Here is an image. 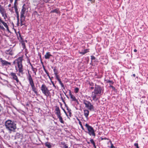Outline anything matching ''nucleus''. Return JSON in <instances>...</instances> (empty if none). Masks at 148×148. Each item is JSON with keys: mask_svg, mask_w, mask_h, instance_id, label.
I'll return each mask as SVG.
<instances>
[{"mask_svg": "<svg viewBox=\"0 0 148 148\" xmlns=\"http://www.w3.org/2000/svg\"><path fill=\"white\" fill-rule=\"evenodd\" d=\"M91 59L92 60H95L96 59V58L93 56H91Z\"/></svg>", "mask_w": 148, "mask_h": 148, "instance_id": "obj_36", "label": "nucleus"}, {"mask_svg": "<svg viewBox=\"0 0 148 148\" xmlns=\"http://www.w3.org/2000/svg\"><path fill=\"white\" fill-rule=\"evenodd\" d=\"M3 108L1 106V105L0 104V113L1 112H3Z\"/></svg>", "mask_w": 148, "mask_h": 148, "instance_id": "obj_33", "label": "nucleus"}, {"mask_svg": "<svg viewBox=\"0 0 148 148\" xmlns=\"http://www.w3.org/2000/svg\"><path fill=\"white\" fill-rule=\"evenodd\" d=\"M2 16H3L4 17V19H6V18H7V16L6 14V12H5L4 13H2L1 14Z\"/></svg>", "mask_w": 148, "mask_h": 148, "instance_id": "obj_29", "label": "nucleus"}, {"mask_svg": "<svg viewBox=\"0 0 148 148\" xmlns=\"http://www.w3.org/2000/svg\"><path fill=\"white\" fill-rule=\"evenodd\" d=\"M16 14V18L17 20V22L18 23L19 21V14Z\"/></svg>", "mask_w": 148, "mask_h": 148, "instance_id": "obj_40", "label": "nucleus"}, {"mask_svg": "<svg viewBox=\"0 0 148 148\" xmlns=\"http://www.w3.org/2000/svg\"><path fill=\"white\" fill-rule=\"evenodd\" d=\"M16 60L17 66L18 68L19 73L22 74H23V68L22 64V62L23 60V56L19 57Z\"/></svg>", "mask_w": 148, "mask_h": 148, "instance_id": "obj_3", "label": "nucleus"}, {"mask_svg": "<svg viewBox=\"0 0 148 148\" xmlns=\"http://www.w3.org/2000/svg\"><path fill=\"white\" fill-rule=\"evenodd\" d=\"M0 29H2V30H4L5 29L4 27L2 25H1L0 24Z\"/></svg>", "mask_w": 148, "mask_h": 148, "instance_id": "obj_44", "label": "nucleus"}, {"mask_svg": "<svg viewBox=\"0 0 148 148\" xmlns=\"http://www.w3.org/2000/svg\"><path fill=\"white\" fill-rule=\"evenodd\" d=\"M88 1H90V2H93V1L92 0H88Z\"/></svg>", "mask_w": 148, "mask_h": 148, "instance_id": "obj_64", "label": "nucleus"}, {"mask_svg": "<svg viewBox=\"0 0 148 148\" xmlns=\"http://www.w3.org/2000/svg\"><path fill=\"white\" fill-rule=\"evenodd\" d=\"M88 50L87 49H84L83 51L80 52L79 53L82 55H84L88 52Z\"/></svg>", "mask_w": 148, "mask_h": 148, "instance_id": "obj_26", "label": "nucleus"}, {"mask_svg": "<svg viewBox=\"0 0 148 148\" xmlns=\"http://www.w3.org/2000/svg\"><path fill=\"white\" fill-rule=\"evenodd\" d=\"M60 12L58 8H56L54 10H52L50 12V13H55L56 14H58Z\"/></svg>", "mask_w": 148, "mask_h": 148, "instance_id": "obj_16", "label": "nucleus"}, {"mask_svg": "<svg viewBox=\"0 0 148 148\" xmlns=\"http://www.w3.org/2000/svg\"><path fill=\"white\" fill-rule=\"evenodd\" d=\"M100 138L101 139V140H108V138H103L102 137Z\"/></svg>", "mask_w": 148, "mask_h": 148, "instance_id": "obj_47", "label": "nucleus"}, {"mask_svg": "<svg viewBox=\"0 0 148 148\" xmlns=\"http://www.w3.org/2000/svg\"><path fill=\"white\" fill-rule=\"evenodd\" d=\"M29 64L30 65V66H31V68L32 67H33V66H32V64L31 63V62H30V61H29Z\"/></svg>", "mask_w": 148, "mask_h": 148, "instance_id": "obj_56", "label": "nucleus"}, {"mask_svg": "<svg viewBox=\"0 0 148 148\" xmlns=\"http://www.w3.org/2000/svg\"><path fill=\"white\" fill-rule=\"evenodd\" d=\"M32 70L34 72V73L35 75L36 74V72H37V70L36 68H34L33 67H32L31 68Z\"/></svg>", "mask_w": 148, "mask_h": 148, "instance_id": "obj_25", "label": "nucleus"}, {"mask_svg": "<svg viewBox=\"0 0 148 148\" xmlns=\"http://www.w3.org/2000/svg\"><path fill=\"white\" fill-rule=\"evenodd\" d=\"M0 12L1 14L6 12L4 9L1 5H0Z\"/></svg>", "mask_w": 148, "mask_h": 148, "instance_id": "obj_17", "label": "nucleus"}, {"mask_svg": "<svg viewBox=\"0 0 148 148\" xmlns=\"http://www.w3.org/2000/svg\"><path fill=\"white\" fill-rule=\"evenodd\" d=\"M58 81L59 82V83L60 85H61L62 84V82H61L60 79H59Z\"/></svg>", "mask_w": 148, "mask_h": 148, "instance_id": "obj_54", "label": "nucleus"}, {"mask_svg": "<svg viewBox=\"0 0 148 148\" xmlns=\"http://www.w3.org/2000/svg\"><path fill=\"white\" fill-rule=\"evenodd\" d=\"M42 67L43 68V69L44 71H45V73H47V72H48L46 70V69H45V66H44V65L43 64V65H42Z\"/></svg>", "mask_w": 148, "mask_h": 148, "instance_id": "obj_39", "label": "nucleus"}, {"mask_svg": "<svg viewBox=\"0 0 148 148\" xmlns=\"http://www.w3.org/2000/svg\"><path fill=\"white\" fill-rule=\"evenodd\" d=\"M60 144L64 146V148H68V146L64 142H62L60 143Z\"/></svg>", "mask_w": 148, "mask_h": 148, "instance_id": "obj_24", "label": "nucleus"}, {"mask_svg": "<svg viewBox=\"0 0 148 148\" xmlns=\"http://www.w3.org/2000/svg\"><path fill=\"white\" fill-rule=\"evenodd\" d=\"M53 71L54 72V75H57L58 74V71L56 69V67H54L53 69Z\"/></svg>", "mask_w": 148, "mask_h": 148, "instance_id": "obj_27", "label": "nucleus"}, {"mask_svg": "<svg viewBox=\"0 0 148 148\" xmlns=\"http://www.w3.org/2000/svg\"><path fill=\"white\" fill-rule=\"evenodd\" d=\"M40 61L41 63L42 64V65H43V62H42V59L40 60Z\"/></svg>", "mask_w": 148, "mask_h": 148, "instance_id": "obj_57", "label": "nucleus"}, {"mask_svg": "<svg viewBox=\"0 0 148 148\" xmlns=\"http://www.w3.org/2000/svg\"><path fill=\"white\" fill-rule=\"evenodd\" d=\"M46 73L47 75V76L49 78V79L51 80V77H50V76L49 75V72H47V73Z\"/></svg>", "mask_w": 148, "mask_h": 148, "instance_id": "obj_43", "label": "nucleus"}, {"mask_svg": "<svg viewBox=\"0 0 148 148\" xmlns=\"http://www.w3.org/2000/svg\"><path fill=\"white\" fill-rule=\"evenodd\" d=\"M9 75L10 76L12 77V79L16 80L17 83L19 82L20 84H21V82L19 81V80L18 78V77L15 73L11 72L9 74Z\"/></svg>", "mask_w": 148, "mask_h": 148, "instance_id": "obj_10", "label": "nucleus"}, {"mask_svg": "<svg viewBox=\"0 0 148 148\" xmlns=\"http://www.w3.org/2000/svg\"><path fill=\"white\" fill-rule=\"evenodd\" d=\"M28 75L27 76V79L28 80L29 84L31 87L32 91L37 95L38 93V89L35 86L34 81L29 70L28 71Z\"/></svg>", "mask_w": 148, "mask_h": 148, "instance_id": "obj_2", "label": "nucleus"}, {"mask_svg": "<svg viewBox=\"0 0 148 148\" xmlns=\"http://www.w3.org/2000/svg\"><path fill=\"white\" fill-rule=\"evenodd\" d=\"M17 38L19 40H20V39L21 40L23 41V38L21 37V35L19 32H18V34H17Z\"/></svg>", "mask_w": 148, "mask_h": 148, "instance_id": "obj_20", "label": "nucleus"}, {"mask_svg": "<svg viewBox=\"0 0 148 148\" xmlns=\"http://www.w3.org/2000/svg\"><path fill=\"white\" fill-rule=\"evenodd\" d=\"M64 104H65V107H68V106H67V105L66 104V103L65 102V103H64Z\"/></svg>", "mask_w": 148, "mask_h": 148, "instance_id": "obj_60", "label": "nucleus"}, {"mask_svg": "<svg viewBox=\"0 0 148 148\" xmlns=\"http://www.w3.org/2000/svg\"><path fill=\"white\" fill-rule=\"evenodd\" d=\"M51 83L52 84L53 86L55 88V89L56 88V86L55 85L54 83L52 81H51Z\"/></svg>", "mask_w": 148, "mask_h": 148, "instance_id": "obj_42", "label": "nucleus"}, {"mask_svg": "<svg viewBox=\"0 0 148 148\" xmlns=\"http://www.w3.org/2000/svg\"><path fill=\"white\" fill-rule=\"evenodd\" d=\"M106 81L107 83H109L110 86H112V85L114 83V82L112 81L107 80H106Z\"/></svg>", "mask_w": 148, "mask_h": 148, "instance_id": "obj_21", "label": "nucleus"}, {"mask_svg": "<svg viewBox=\"0 0 148 148\" xmlns=\"http://www.w3.org/2000/svg\"><path fill=\"white\" fill-rule=\"evenodd\" d=\"M84 115L86 117V118L87 119L88 118V116L89 114V111L88 110H84Z\"/></svg>", "mask_w": 148, "mask_h": 148, "instance_id": "obj_15", "label": "nucleus"}, {"mask_svg": "<svg viewBox=\"0 0 148 148\" xmlns=\"http://www.w3.org/2000/svg\"><path fill=\"white\" fill-rule=\"evenodd\" d=\"M66 108L68 111H71V109L69 108L68 106L66 107Z\"/></svg>", "mask_w": 148, "mask_h": 148, "instance_id": "obj_53", "label": "nucleus"}, {"mask_svg": "<svg viewBox=\"0 0 148 148\" xmlns=\"http://www.w3.org/2000/svg\"><path fill=\"white\" fill-rule=\"evenodd\" d=\"M109 87L111 88L113 90H115V88L112 86H109Z\"/></svg>", "mask_w": 148, "mask_h": 148, "instance_id": "obj_41", "label": "nucleus"}, {"mask_svg": "<svg viewBox=\"0 0 148 148\" xmlns=\"http://www.w3.org/2000/svg\"><path fill=\"white\" fill-rule=\"evenodd\" d=\"M79 90V89L78 88H76L75 89L74 92L75 93H77L78 92Z\"/></svg>", "mask_w": 148, "mask_h": 148, "instance_id": "obj_34", "label": "nucleus"}, {"mask_svg": "<svg viewBox=\"0 0 148 148\" xmlns=\"http://www.w3.org/2000/svg\"><path fill=\"white\" fill-rule=\"evenodd\" d=\"M45 145L48 148H50L51 147L50 143L48 142H47L45 143Z\"/></svg>", "mask_w": 148, "mask_h": 148, "instance_id": "obj_22", "label": "nucleus"}, {"mask_svg": "<svg viewBox=\"0 0 148 148\" xmlns=\"http://www.w3.org/2000/svg\"><path fill=\"white\" fill-rule=\"evenodd\" d=\"M1 23L3 24L4 26L6 28L7 30H9L8 26L6 23L5 22L3 21H2Z\"/></svg>", "mask_w": 148, "mask_h": 148, "instance_id": "obj_19", "label": "nucleus"}, {"mask_svg": "<svg viewBox=\"0 0 148 148\" xmlns=\"http://www.w3.org/2000/svg\"><path fill=\"white\" fill-rule=\"evenodd\" d=\"M83 103L85 106V107L87 108L90 111L94 110V107L90 102L86 100H83Z\"/></svg>", "mask_w": 148, "mask_h": 148, "instance_id": "obj_7", "label": "nucleus"}, {"mask_svg": "<svg viewBox=\"0 0 148 148\" xmlns=\"http://www.w3.org/2000/svg\"><path fill=\"white\" fill-rule=\"evenodd\" d=\"M134 146L136 147V148H139L138 144V143H135L134 144Z\"/></svg>", "mask_w": 148, "mask_h": 148, "instance_id": "obj_38", "label": "nucleus"}, {"mask_svg": "<svg viewBox=\"0 0 148 148\" xmlns=\"http://www.w3.org/2000/svg\"><path fill=\"white\" fill-rule=\"evenodd\" d=\"M134 77H135V74H133L132 75Z\"/></svg>", "mask_w": 148, "mask_h": 148, "instance_id": "obj_62", "label": "nucleus"}, {"mask_svg": "<svg viewBox=\"0 0 148 148\" xmlns=\"http://www.w3.org/2000/svg\"><path fill=\"white\" fill-rule=\"evenodd\" d=\"M13 0H10V3H12L13 1Z\"/></svg>", "mask_w": 148, "mask_h": 148, "instance_id": "obj_58", "label": "nucleus"}, {"mask_svg": "<svg viewBox=\"0 0 148 148\" xmlns=\"http://www.w3.org/2000/svg\"><path fill=\"white\" fill-rule=\"evenodd\" d=\"M89 84L90 85V86H94V84L92 82H89Z\"/></svg>", "mask_w": 148, "mask_h": 148, "instance_id": "obj_45", "label": "nucleus"}, {"mask_svg": "<svg viewBox=\"0 0 148 148\" xmlns=\"http://www.w3.org/2000/svg\"><path fill=\"white\" fill-rule=\"evenodd\" d=\"M68 112L69 113V116H70L71 117V114H72V113L71 112V111H68Z\"/></svg>", "mask_w": 148, "mask_h": 148, "instance_id": "obj_46", "label": "nucleus"}, {"mask_svg": "<svg viewBox=\"0 0 148 148\" xmlns=\"http://www.w3.org/2000/svg\"><path fill=\"white\" fill-rule=\"evenodd\" d=\"M25 6V4H24L22 7V9L21 12V16H20V21H21V26L25 25V16H24V14H25V12L26 10V8L24 6Z\"/></svg>", "mask_w": 148, "mask_h": 148, "instance_id": "obj_4", "label": "nucleus"}, {"mask_svg": "<svg viewBox=\"0 0 148 148\" xmlns=\"http://www.w3.org/2000/svg\"><path fill=\"white\" fill-rule=\"evenodd\" d=\"M71 95L70 96V98L72 99V101H75V103H76V105L78 104H79V102L75 97L73 95Z\"/></svg>", "mask_w": 148, "mask_h": 148, "instance_id": "obj_13", "label": "nucleus"}, {"mask_svg": "<svg viewBox=\"0 0 148 148\" xmlns=\"http://www.w3.org/2000/svg\"><path fill=\"white\" fill-rule=\"evenodd\" d=\"M18 0H15L14 1V6H17V5L18 4V3H17V1Z\"/></svg>", "mask_w": 148, "mask_h": 148, "instance_id": "obj_35", "label": "nucleus"}, {"mask_svg": "<svg viewBox=\"0 0 148 148\" xmlns=\"http://www.w3.org/2000/svg\"><path fill=\"white\" fill-rule=\"evenodd\" d=\"M60 85H61L62 87L64 89H65V87L63 83L62 84Z\"/></svg>", "mask_w": 148, "mask_h": 148, "instance_id": "obj_49", "label": "nucleus"}, {"mask_svg": "<svg viewBox=\"0 0 148 148\" xmlns=\"http://www.w3.org/2000/svg\"><path fill=\"white\" fill-rule=\"evenodd\" d=\"M22 45L23 47V49H24L25 48L26 46L25 45V42H24V41H23L22 43Z\"/></svg>", "mask_w": 148, "mask_h": 148, "instance_id": "obj_32", "label": "nucleus"}, {"mask_svg": "<svg viewBox=\"0 0 148 148\" xmlns=\"http://www.w3.org/2000/svg\"><path fill=\"white\" fill-rule=\"evenodd\" d=\"M14 8L15 13H16V14H19L18 12V9L17 8V6H14Z\"/></svg>", "mask_w": 148, "mask_h": 148, "instance_id": "obj_28", "label": "nucleus"}, {"mask_svg": "<svg viewBox=\"0 0 148 148\" xmlns=\"http://www.w3.org/2000/svg\"><path fill=\"white\" fill-rule=\"evenodd\" d=\"M40 89L42 92L47 98L49 96H50V92L49 90L45 84H43L42 85Z\"/></svg>", "mask_w": 148, "mask_h": 148, "instance_id": "obj_5", "label": "nucleus"}, {"mask_svg": "<svg viewBox=\"0 0 148 148\" xmlns=\"http://www.w3.org/2000/svg\"><path fill=\"white\" fill-rule=\"evenodd\" d=\"M78 120L79 121V125H80L81 128L83 130H84V127H83V126L82 125L81 122L79 121V119H78Z\"/></svg>", "mask_w": 148, "mask_h": 148, "instance_id": "obj_30", "label": "nucleus"}, {"mask_svg": "<svg viewBox=\"0 0 148 148\" xmlns=\"http://www.w3.org/2000/svg\"><path fill=\"white\" fill-rule=\"evenodd\" d=\"M11 6V4H9L8 5V7H10Z\"/></svg>", "mask_w": 148, "mask_h": 148, "instance_id": "obj_63", "label": "nucleus"}, {"mask_svg": "<svg viewBox=\"0 0 148 148\" xmlns=\"http://www.w3.org/2000/svg\"><path fill=\"white\" fill-rule=\"evenodd\" d=\"M56 108L55 109V110L56 111L55 113L57 115V116H60L61 115V114L59 107L57 106H56Z\"/></svg>", "mask_w": 148, "mask_h": 148, "instance_id": "obj_12", "label": "nucleus"}, {"mask_svg": "<svg viewBox=\"0 0 148 148\" xmlns=\"http://www.w3.org/2000/svg\"><path fill=\"white\" fill-rule=\"evenodd\" d=\"M61 98L62 99V101L64 103H65V101L64 100L63 98L62 97H61Z\"/></svg>", "mask_w": 148, "mask_h": 148, "instance_id": "obj_52", "label": "nucleus"}, {"mask_svg": "<svg viewBox=\"0 0 148 148\" xmlns=\"http://www.w3.org/2000/svg\"><path fill=\"white\" fill-rule=\"evenodd\" d=\"M85 126L88 130L87 133L90 136H94L95 137V134L93 128L91 126L89 125L87 123H86Z\"/></svg>", "mask_w": 148, "mask_h": 148, "instance_id": "obj_6", "label": "nucleus"}, {"mask_svg": "<svg viewBox=\"0 0 148 148\" xmlns=\"http://www.w3.org/2000/svg\"><path fill=\"white\" fill-rule=\"evenodd\" d=\"M69 94L70 96H71V95H73L72 94L71 91V90H69Z\"/></svg>", "mask_w": 148, "mask_h": 148, "instance_id": "obj_51", "label": "nucleus"}, {"mask_svg": "<svg viewBox=\"0 0 148 148\" xmlns=\"http://www.w3.org/2000/svg\"><path fill=\"white\" fill-rule=\"evenodd\" d=\"M101 95V94H98L97 92H92L91 97L93 100L96 101L99 98V97Z\"/></svg>", "mask_w": 148, "mask_h": 148, "instance_id": "obj_8", "label": "nucleus"}, {"mask_svg": "<svg viewBox=\"0 0 148 148\" xmlns=\"http://www.w3.org/2000/svg\"><path fill=\"white\" fill-rule=\"evenodd\" d=\"M0 62L1 63V65L2 66H8L11 65V63L5 60H3L2 58H0Z\"/></svg>", "mask_w": 148, "mask_h": 148, "instance_id": "obj_11", "label": "nucleus"}, {"mask_svg": "<svg viewBox=\"0 0 148 148\" xmlns=\"http://www.w3.org/2000/svg\"><path fill=\"white\" fill-rule=\"evenodd\" d=\"M13 64L14 65L15 64H17V62H16V60H15L14 61H13Z\"/></svg>", "mask_w": 148, "mask_h": 148, "instance_id": "obj_50", "label": "nucleus"}, {"mask_svg": "<svg viewBox=\"0 0 148 148\" xmlns=\"http://www.w3.org/2000/svg\"><path fill=\"white\" fill-rule=\"evenodd\" d=\"M90 143L93 145L94 146L95 145V143L92 139H90Z\"/></svg>", "mask_w": 148, "mask_h": 148, "instance_id": "obj_31", "label": "nucleus"}, {"mask_svg": "<svg viewBox=\"0 0 148 148\" xmlns=\"http://www.w3.org/2000/svg\"><path fill=\"white\" fill-rule=\"evenodd\" d=\"M5 53L7 54H9L11 55H12L13 54L12 52L10 49L6 50L5 51Z\"/></svg>", "mask_w": 148, "mask_h": 148, "instance_id": "obj_18", "label": "nucleus"}, {"mask_svg": "<svg viewBox=\"0 0 148 148\" xmlns=\"http://www.w3.org/2000/svg\"><path fill=\"white\" fill-rule=\"evenodd\" d=\"M52 55L51 54L50 52H47L46 53V54L45 55V59H49L50 57L52 56Z\"/></svg>", "mask_w": 148, "mask_h": 148, "instance_id": "obj_14", "label": "nucleus"}, {"mask_svg": "<svg viewBox=\"0 0 148 148\" xmlns=\"http://www.w3.org/2000/svg\"><path fill=\"white\" fill-rule=\"evenodd\" d=\"M4 125L5 129L10 133L15 132L16 129V121L8 119L5 122Z\"/></svg>", "mask_w": 148, "mask_h": 148, "instance_id": "obj_1", "label": "nucleus"}, {"mask_svg": "<svg viewBox=\"0 0 148 148\" xmlns=\"http://www.w3.org/2000/svg\"><path fill=\"white\" fill-rule=\"evenodd\" d=\"M58 118H59L60 121L62 123H64V121H63L62 118L61 116V115L57 116Z\"/></svg>", "mask_w": 148, "mask_h": 148, "instance_id": "obj_23", "label": "nucleus"}, {"mask_svg": "<svg viewBox=\"0 0 148 148\" xmlns=\"http://www.w3.org/2000/svg\"><path fill=\"white\" fill-rule=\"evenodd\" d=\"M3 21L1 19L0 17V23L1 22V21Z\"/></svg>", "mask_w": 148, "mask_h": 148, "instance_id": "obj_61", "label": "nucleus"}, {"mask_svg": "<svg viewBox=\"0 0 148 148\" xmlns=\"http://www.w3.org/2000/svg\"><path fill=\"white\" fill-rule=\"evenodd\" d=\"M102 90V88L100 86L97 85L95 84V87L93 92L101 95Z\"/></svg>", "mask_w": 148, "mask_h": 148, "instance_id": "obj_9", "label": "nucleus"}, {"mask_svg": "<svg viewBox=\"0 0 148 148\" xmlns=\"http://www.w3.org/2000/svg\"><path fill=\"white\" fill-rule=\"evenodd\" d=\"M62 109L63 110V111H64V112L65 113V114L67 116H68L66 113V111L62 107Z\"/></svg>", "mask_w": 148, "mask_h": 148, "instance_id": "obj_48", "label": "nucleus"}, {"mask_svg": "<svg viewBox=\"0 0 148 148\" xmlns=\"http://www.w3.org/2000/svg\"><path fill=\"white\" fill-rule=\"evenodd\" d=\"M90 88L91 89V90H93V89L94 88L95 89V88L93 87V86H92V87H90Z\"/></svg>", "mask_w": 148, "mask_h": 148, "instance_id": "obj_55", "label": "nucleus"}, {"mask_svg": "<svg viewBox=\"0 0 148 148\" xmlns=\"http://www.w3.org/2000/svg\"><path fill=\"white\" fill-rule=\"evenodd\" d=\"M55 75L56 76V79L58 80H59H59L60 79L59 77V76L58 75V74H57V75Z\"/></svg>", "mask_w": 148, "mask_h": 148, "instance_id": "obj_37", "label": "nucleus"}, {"mask_svg": "<svg viewBox=\"0 0 148 148\" xmlns=\"http://www.w3.org/2000/svg\"><path fill=\"white\" fill-rule=\"evenodd\" d=\"M134 51L135 52H136L137 51V50L136 49H134Z\"/></svg>", "mask_w": 148, "mask_h": 148, "instance_id": "obj_59", "label": "nucleus"}]
</instances>
